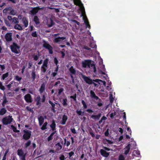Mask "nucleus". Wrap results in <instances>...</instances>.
Segmentation results:
<instances>
[{
	"instance_id": "nucleus-46",
	"label": "nucleus",
	"mask_w": 160,
	"mask_h": 160,
	"mask_svg": "<svg viewBox=\"0 0 160 160\" xmlns=\"http://www.w3.org/2000/svg\"><path fill=\"white\" fill-rule=\"evenodd\" d=\"M85 111L86 112H88V113L90 114H91L93 112V111L92 109H87Z\"/></svg>"
},
{
	"instance_id": "nucleus-7",
	"label": "nucleus",
	"mask_w": 160,
	"mask_h": 160,
	"mask_svg": "<svg viewBox=\"0 0 160 160\" xmlns=\"http://www.w3.org/2000/svg\"><path fill=\"white\" fill-rule=\"evenodd\" d=\"M24 99L25 101L27 103H31L32 101V99L31 95L29 94L25 95L24 96Z\"/></svg>"
},
{
	"instance_id": "nucleus-39",
	"label": "nucleus",
	"mask_w": 160,
	"mask_h": 160,
	"mask_svg": "<svg viewBox=\"0 0 160 160\" xmlns=\"http://www.w3.org/2000/svg\"><path fill=\"white\" fill-rule=\"evenodd\" d=\"M26 155V153H24L23 155L19 156L21 160H26L25 157Z\"/></svg>"
},
{
	"instance_id": "nucleus-45",
	"label": "nucleus",
	"mask_w": 160,
	"mask_h": 160,
	"mask_svg": "<svg viewBox=\"0 0 160 160\" xmlns=\"http://www.w3.org/2000/svg\"><path fill=\"white\" fill-rule=\"evenodd\" d=\"M31 35L33 37H37V34L36 31L33 32L32 33Z\"/></svg>"
},
{
	"instance_id": "nucleus-36",
	"label": "nucleus",
	"mask_w": 160,
	"mask_h": 160,
	"mask_svg": "<svg viewBox=\"0 0 160 160\" xmlns=\"http://www.w3.org/2000/svg\"><path fill=\"white\" fill-rule=\"evenodd\" d=\"M81 103L83 106V108L84 109H86L87 108V105L86 102L83 100L81 101Z\"/></svg>"
},
{
	"instance_id": "nucleus-16",
	"label": "nucleus",
	"mask_w": 160,
	"mask_h": 160,
	"mask_svg": "<svg viewBox=\"0 0 160 160\" xmlns=\"http://www.w3.org/2000/svg\"><path fill=\"white\" fill-rule=\"evenodd\" d=\"M83 19L84 21V22L85 24L86 28H90V26L89 24V22L88 21L87 18L86 17H84L83 18Z\"/></svg>"
},
{
	"instance_id": "nucleus-23",
	"label": "nucleus",
	"mask_w": 160,
	"mask_h": 160,
	"mask_svg": "<svg viewBox=\"0 0 160 160\" xmlns=\"http://www.w3.org/2000/svg\"><path fill=\"white\" fill-rule=\"evenodd\" d=\"M33 21L36 25L40 23L39 20L37 16H35L33 18Z\"/></svg>"
},
{
	"instance_id": "nucleus-21",
	"label": "nucleus",
	"mask_w": 160,
	"mask_h": 160,
	"mask_svg": "<svg viewBox=\"0 0 160 160\" xmlns=\"http://www.w3.org/2000/svg\"><path fill=\"white\" fill-rule=\"evenodd\" d=\"M7 110L6 108L4 107L1 108L0 109V115H3L5 114L7 112Z\"/></svg>"
},
{
	"instance_id": "nucleus-60",
	"label": "nucleus",
	"mask_w": 160,
	"mask_h": 160,
	"mask_svg": "<svg viewBox=\"0 0 160 160\" xmlns=\"http://www.w3.org/2000/svg\"><path fill=\"white\" fill-rule=\"evenodd\" d=\"M10 14L11 15H14L16 13L14 10L13 9H12L11 10Z\"/></svg>"
},
{
	"instance_id": "nucleus-19",
	"label": "nucleus",
	"mask_w": 160,
	"mask_h": 160,
	"mask_svg": "<svg viewBox=\"0 0 160 160\" xmlns=\"http://www.w3.org/2000/svg\"><path fill=\"white\" fill-rule=\"evenodd\" d=\"M39 124L40 126H41L44 122V119L42 116H40L38 118Z\"/></svg>"
},
{
	"instance_id": "nucleus-30",
	"label": "nucleus",
	"mask_w": 160,
	"mask_h": 160,
	"mask_svg": "<svg viewBox=\"0 0 160 160\" xmlns=\"http://www.w3.org/2000/svg\"><path fill=\"white\" fill-rule=\"evenodd\" d=\"M31 75L32 76V80L34 81L36 77V74H35V72L34 70H33L32 71Z\"/></svg>"
},
{
	"instance_id": "nucleus-56",
	"label": "nucleus",
	"mask_w": 160,
	"mask_h": 160,
	"mask_svg": "<svg viewBox=\"0 0 160 160\" xmlns=\"http://www.w3.org/2000/svg\"><path fill=\"white\" fill-rule=\"evenodd\" d=\"M93 80V81H94V82H98V83L99 84H100V82H103V81H102V80H100V79H95V80Z\"/></svg>"
},
{
	"instance_id": "nucleus-2",
	"label": "nucleus",
	"mask_w": 160,
	"mask_h": 160,
	"mask_svg": "<svg viewBox=\"0 0 160 160\" xmlns=\"http://www.w3.org/2000/svg\"><path fill=\"white\" fill-rule=\"evenodd\" d=\"M10 48L12 52L15 53L19 54L20 52V47L15 42H12V44L10 46Z\"/></svg>"
},
{
	"instance_id": "nucleus-31",
	"label": "nucleus",
	"mask_w": 160,
	"mask_h": 160,
	"mask_svg": "<svg viewBox=\"0 0 160 160\" xmlns=\"http://www.w3.org/2000/svg\"><path fill=\"white\" fill-rule=\"evenodd\" d=\"M14 28L19 30H22V27L18 24H16L14 27Z\"/></svg>"
},
{
	"instance_id": "nucleus-50",
	"label": "nucleus",
	"mask_w": 160,
	"mask_h": 160,
	"mask_svg": "<svg viewBox=\"0 0 160 160\" xmlns=\"http://www.w3.org/2000/svg\"><path fill=\"white\" fill-rule=\"evenodd\" d=\"M47 126L46 125L43 124L42 126L41 127V129L42 130H45L47 129Z\"/></svg>"
},
{
	"instance_id": "nucleus-51",
	"label": "nucleus",
	"mask_w": 160,
	"mask_h": 160,
	"mask_svg": "<svg viewBox=\"0 0 160 160\" xmlns=\"http://www.w3.org/2000/svg\"><path fill=\"white\" fill-rule=\"evenodd\" d=\"M70 130L72 133L74 134H76L77 133L76 130L74 128H71L70 129Z\"/></svg>"
},
{
	"instance_id": "nucleus-13",
	"label": "nucleus",
	"mask_w": 160,
	"mask_h": 160,
	"mask_svg": "<svg viewBox=\"0 0 160 160\" xmlns=\"http://www.w3.org/2000/svg\"><path fill=\"white\" fill-rule=\"evenodd\" d=\"M67 119V116L65 114L63 115L62 117V120L60 122V123L62 125H65Z\"/></svg>"
},
{
	"instance_id": "nucleus-49",
	"label": "nucleus",
	"mask_w": 160,
	"mask_h": 160,
	"mask_svg": "<svg viewBox=\"0 0 160 160\" xmlns=\"http://www.w3.org/2000/svg\"><path fill=\"white\" fill-rule=\"evenodd\" d=\"M11 9L12 8L10 7L6 8L3 10V12L4 13V11H6V12H7L8 11H11Z\"/></svg>"
},
{
	"instance_id": "nucleus-15",
	"label": "nucleus",
	"mask_w": 160,
	"mask_h": 160,
	"mask_svg": "<svg viewBox=\"0 0 160 160\" xmlns=\"http://www.w3.org/2000/svg\"><path fill=\"white\" fill-rule=\"evenodd\" d=\"M45 83H42L39 89V91L40 94L42 93L45 90Z\"/></svg>"
},
{
	"instance_id": "nucleus-17",
	"label": "nucleus",
	"mask_w": 160,
	"mask_h": 160,
	"mask_svg": "<svg viewBox=\"0 0 160 160\" xmlns=\"http://www.w3.org/2000/svg\"><path fill=\"white\" fill-rule=\"evenodd\" d=\"M39 9L38 7L34 8L30 12L32 14L34 15L38 12Z\"/></svg>"
},
{
	"instance_id": "nucleus-12",
	"label": "nucleus",
	"mask_w": 160,
	"mask_h": 160,
	"mask_svg": "<svg viewBox=\"0 0 160 160\" xmlns=\"http://www.w3.org/2000/svg\"><path fill=\"white\" fill-rule=\"evenodd\" d=\"M66 39L65 37H59L55 38L53 40V42L55 43H58L61 42L62 41Z\"/></svg>"
},
{
	"instance_id": "nucleus-55",
	"label": "nucleus",
	"mask_w": 160,
	"mask_h": 160,
	"mask_svg": "<svg viewBox=\"0 0 160 160\" xmlns=\"http://www.w3.org/2000/svg\"><path fill=\"white\" fill-rule=\"evenodd\" d=\"M64 89L63 88H61L58 89V95H60L61 94V93L63 91Z\"/></svg>"
},
{
	"instance_id": "nucleus-53",
	"label": "nucleus",
	"mask_w": 160,
	"mask_h": 160,
	"mask_svg": "<svg viewBox=\"0 0 160 160\" xmlns=\"http://www.w3.org/2000/svg\"><path fill=\"white\" fill-rule=\"evenodd\" d=\"M116 115V112H114V113H112L110 114V117L111 118H113L114 116Z\"/></svg>"
},
{
	"instance_id": "nucleus-8",
	"label": "nucleus",
	"mask_w": 160,
	"mask_h": 160,
	"mask_svg": "<svg viewBox=\"0 0 160 160\" xmlns=\"http://www.w3.org/2000/svg\"><path fill=\"white\" fill-rule=\"evenodd\" d=\"M12 33L11 32H8L5 36V38L6 41L8 42H10L12 40Z\"/></svg>"
},
{
	"instance_id": "nucleus-59",
	"label": "nucleus",
	"mask_w": 160,
	"mask_h": 160,
	"mask_svg": "<svg viewBox=\"0 0 160 160\" xmlns=\"http://www.w3.org/2000/svg\"><path fill=\"white\" fill-rule=\"evenodd\" d=\"M42 98L41 102H44L45 101V98H46L45 95H42Z\"/></svg>"
},
{
	"instance_id": "nucleus-18",
	"label": "nucleus",
	"mask_w": 160,
	"mask_h": 160,
	"mask_svg": "<svg viewBox=\"0 0 160 160\" xmlns=\"http://www.w3.org/2000/svg\"><path fill=\"white\" fill-rule=\"evenodd\" d=\"M48 102L52 106L51 109V111L53 112H56V111L55 110V104L50 100H49Z\"/></svg>"
},
{
	"instance_id": "nucleus-63",
	"label": "nucleus",
	"mask_w": 160,
	"mask_h": 160,
	"mask_svg": "<svg viewBox=\"0 0 160 160\" xmlns=\"http://www.w3.org/2000/svg\"><path fill=\"white\" fill-rule=\"evenodd\" d=\"M109 131H108V129H107V130L104 133L105 135L106 136H108L109 135Z\"/></svg>"
},
{
	"instance_id": "nucleus-37",
	"label": "nucleus",
	"mask_w": 160,
	"mask_h": 160,
	"mask_svg": "<svg viewBox=\"0 0 160 160\" xmlns=\"http://www.w3.org/2000/svg\"><path fill=\"white\" fill-rule=\"evenodd\" d=\"M47 67H45V66L42 65L41 68V71L43 72V73L46 72L47 70Z\"/></svg>"
},
{
	"instance_id": "nucleus-32",
	"label": "nucleus",
	"mask_w": 160,
	"mask_h": 160,
	"mask_svg": "<svg viewBox=\"0 0 160 160\" xmlns=\"http://www.w3.org/2000/svg\"><path fill=\"white\" fill-rule=\"evenodd\" d=\"M11 128L13 130V131L15 132H19L20 131L17 129V128L13 125L11 126Z\"/></svg>"
},
{
	"instance_id": "nucleus-20",
	"label": "nucleus",
	"mask_w": 160,
	"mask_h": 160,
	"mask_svg": "<svg viewBox=\"0 0 160 160\" xmlns=\"http://www.w3.org/2000/svg\"><path fill=\"white\" fill-rule=\"evenodd\" d=\"M90 96L91 98H94L96 100H98V99H99V98L96 95L95 92L92 90H91L90 91Z\"/></svg>"
},
{
	"instance_id": "nucleus-41",
	"label": "nucleus",
	"mask_w": 160,
	"mask_h": 160,
	"mask_svg": "<svg viewBox=\"0 0 160 160\" xmlns=\"http://www.w3.org/2000/svg\"><path fill=\"white\" fill-rule=\"evenodd\" d=\"M39 56L40 55L39 54H38V55H34L32 56L33 59L36 61L38 59Z\"/></svg>"
},
{
	"instance_id": "nucleus-64",
	"label": "nucleus",
	"mask_w": 160,
	"mask_h": 160,
	"mask_svg": "<svg viewBox=\"0 0 160 160\" xmlns=\"http://www.w3.org/2000/svg\"><path fill=\"white\" fill-rule=\"evenodd\" d=\"M12 84V82H11L10 84L7 85V87L8 88V90H9L10 89V88H11V87H12L11 85Z\"/></svg>"
},
{
	"instance_id": "nucleus-61",
	"label": "nucleus",
	"mask_w": 160,
	"mask_h": 160,
	"mask_svg": "<svg viewBox=\"0 0 160 160\" xmlns=\"http://www.w3.org/2000/svg\"><path fill=\"white\" fill-rule=\"evenodd\" d=\"M0 89L3 91H4L5 89L4 86L2 85V84L0 85Z\"/></svg>"
},
{
	"instance_id": "nucleus-3",
	"label": "nucleus",
	"mask_w": 160,
	"mask_h": 160,
	"mask_svg": "<svg viewBox=\"0 0 160 160\" xmlns=\"http://www.w3.org/2000/svg\"><path fill=\"white\" fill-rule=\"evenodd\" d=\"M13 120L12 116L9 115L3 118L2 122L3 125H6L10 124Z\"/></svg>"
},
{
	"instance_id": "nucleus-5",
	"label": "nucleus",
	"mask_w": 160,
	"mask_h": 160,
	"mask_svg": "<svg viewBox=\"0 0 160 160\" xmlns=\"http://www.w3.org/2000/svg\"><path fill=\"white\" fill-rule=\"evenodd\" d=\"M43 47L48 50L49 54H52L53 53V52L52 47L51 45L45 41H43Z\"/></svg>"
},
{
	"instance_id": "nucleus-62",
	"label": "nucleus",
	"mask_w": 160,
	"mask_h": 160,
	"mask_svg": "<svg viewBox=\"0 0 160 160\" xmlns=\"http://www.w3.org/2000/svg\"><path fill=\"white\" fill-rule=\"evenodd\" d=\"M26 109L27 110L31 112H33V110L30 108L28 106H27L26 107Z\"/></svg>"
},
{
	"instance_id": "nucleus-22",
	"label": "nucleus",
	"mask_w": 160,
	"mask_h": 160,
	"mask_svg": "<svg viewBox=\"0 0 160 160\" xmlns=\"http://www.w3.org/2000/svg\"><path fill=\"white\" fill-rule=\"evenodd\" d=\"M40 99L41 98L39 95H38L35 99V101L36 102V105H38L41 104Z\"/></svg>"
},
{
	"instance_id": "nucleus-47",
	"label": "nucleus",
	"mask_w": 160,
	"mask_h": 160,
	"mask_svg": "<svg viewBox=\"0 0 160 160\" xmlns=\"http://www.w3.org/2000/svg\"><path fill=\"white\" fill-rule=\"evenodd\" d=\"M74 152L72 151L70 152H69L68 153L69 158H70L72 156L74 155Z\"/></svg>"
},
{
	"instance_id": "nucleus-27",
	"label": "nucleus",
	"mask_w": 160,
	"mask_h": 160,
	"mask_svg": "<svg viewBox=\"0 0 160 160\" xmlns=\"http://www.w3.org/2000/svg\"><path fill=\"white\" fill-rule=\"evenodd\" d=\"M68 99L67 98L63 99L62 102V105L64 106H66L68 105L67 103Z\"/></svg>"
},
{
	"instance_id": "nucleus-11",
	"label": "nucleus",
	"mask_w": 160,
	"mask_h": 160,
	"mask_svg": "<svg viewBox=\"0 0 160 160\" xmlns=\"http://www.w3.org/2000/svg\"><path fill=\"white\" fill-rule=\"evenodd\" d=\"M100 152L101 155L104 157L107 158L109 155V152H107L103 149H101L100 150Z\"/></svg>"
},
{
	"instance_id": "nucleus-24",
	"label": "nucleus",
	"mask_w": 160,
	"mask_h": 160,
	"mask_svg": "<svg viewBox=\"0 0 160 160\" xmlns=\"http://www.w3.org/2000/svg\"><path fill=\"white\" fill-rule=\"evenodd\" d=\"M22 21L25 27H27L28 25V21L26 18H22Z\"/></svg>"
},
{
	"instance_id": "nucleus-14",
	"label": "nucleus",
	"mask_w": 160,
	"mask_h": 160,
	"mask_svg": "<svg viewBox=\"0 0 160 160\" xmlns=\"http://www.w3.org/2000/svg\"><path fill=\"white\" fill-rule=\"evenodd\" d=\"M101 116V113H99L97 115H92L91 116L90 118H92L93 120H98L99 119Z\"/></svg>"
},
{
	"instance_id": "nucleus-33",
	"label": "nucleus",
	"mask_w": 160,
	"mask_h": 160,
	"mask_svg": "<svg viewBox=\"0 0 160 160\" xmlns=\"http://www.w3.org/2000/svg\"><path fill=\"white\" fill-rule=\"evenodd\" d=\"M9 76V73L7 72L3 74L2 77L1 79L2 80H4L6 78H7Z\"/></svg>"
},
{
	"instance_id": "nucleus-28",
	"label": "nucleus",
	"mask_w": 160,
	"mask_h": 160,
	"mask_svg": "<svg viewBox=\"0 0 160 160\" xmlns=\"http://www.w3.org/2000/svg\"><path fill=\"white\" fill-rule=\"evenodd\" d=\"M17 154L19 156H21L24 154L22 149H18L17 150Z\"/></svg>"
},
{
	"instance_id": "nucleus-52",
	"label": "nucleus",
	"mask_w": 160,
	"mask_h": 160,
	"mask_svg": "<svg viewBox=\"0 0 160 160\" xmlns=\"http://www.w3.org/2000/svg\"><path fill=\"white\" fill-rule=\"evenodd\" d=\"M0 68L2 71H3L5 69V67L4 65L0 64Z\"/></svg>"
},
{
	"instance_id": "nucleus-34",
	"label": "nucleus",
	"mask_w": 160,
	"mask_h": 160,
	"mask_svg": "<svg viewBox=\"0 0 160 160\" xmlns=\"http://www.w3.org/2000/svg\"><path fill=\"white\" fill-rule=\"evenodd\" d=\"M3 98L4 100L2 102V105L3 107H4L5 106V105L6 104V103L8 102V101L7 100L5 96H4Z\"/></svg>"
},
{
	"instance_id": "nucleus-58",
	"label": "nucleus",
	"mask_w": 160,
	"mask_h": 160,
	"mask_svg": "<svg viewBox=\"0 0 160 160\" xmlns=\"http://www.w3.org/2000/svg\"><path fill=\"white\" fill-rule=\"evenodd\" d=\"M59 158L60 160H64L65 159V158L63 155L62 154L61 155Z\"/></svg>"
},
{
	"instance_id": "nucleus-42",
	"label": "nucleus",
	"mask_w": 160,
	"mask_h": 160,
	"mask_svg": "<svg viewBox=\"0 0 160 160\" xmlns=\"http://www.w3.org/2000/svg\"><path fill=\"white\" fill-rule=\"evenodd\" d=\"M89 46L92 48H97V45L94 43H91L90 44Z\"/></svg>"
},
{
	"instance_id": "nucleus-29",
	"label": "nucleus",
	"mask_w": 160,
	"mask_h": 160,
	"mask_svg": "<svg viewBox=\"0 0 160 160\" xmlns=\"http://www.w3.org/2000/svg\"><path fill=\"white\" fill-rule=\"evenodd\" d=\"M49 61V59L48 58H46L44 60L43 64L42 65L45 67H48V64Z\"/></svg>"
},
{
	"instance_id": "nucleus-35",
	"label": "nucleus",
	"mask_w": 160,
	"mask_h": 160,
	"mask_svg": "<svg viewBox=\"0 0 160 160\" xmlns=\"http://www.w3.org/2000/svg\"><path fill=\"white\" fill-rule=\"evenodd\" d=\"M22 79V78L21 77H20L18 75H16L15 76V79L17 81H19V84L21 83V82H21Z\"/></svg>"
},
{
	"instance_id": "nucleus-54",
	"label": "nucleus",
	"mask_w": 160,
	"mask_h": 160,
	"mask_svg": "<svg viewBox=\"0 0 160 160\" xmlns=\"http://www.w3.org/2000/svg\"><path fill=\"white\" fill-rule=\"evenodd\" d=\"M54 61L56 66H58V61L57 59L56 58H54Z\"/></svg>"
},
{
	"instance_id": "nucleus-40",
	"label": "nucleus",
	"mask_w": 160,
	"mask_h": 160,
	"mask_svg": "<svg viewBox=\"0 0 160 160\" xmlns=\"http://www.w3.org/2000/svg\"><path fill=\"white\" fill-rule=\"evenodd\" d=\"M70 98H72L73 99V100L74 101H77V94L76 93H75L74 94L73 96H70Z\"/></svg>"
},
{
	"instance_id": "nucleus-6",
	"label": "nucleus",
	"mask_w": 160,
	"mask_h": 160,
	"mask_svg": "<svg viewBox=\"0 0 160 160\" xmlns=\"http://www.w3.org/2000/svg\"><path fill=\"white\" fill-rule=\"evenodd\" d=\"M24 133L23 135V138L25 140H28L30 138L32 132L31 131L24 130L23 131Z\"/></svg>"
},
{
	"instance_id": "nucleus-43",
	"label": "nucleus",
	"mask_w": 160,
	"mask_h": 160,
	"mask_svg": "<svg viewBox=\"0 0 160 160\" xmlns=\"http://www.w3.org/2000/svg\"><path fill=\"white\" fill-rule=\"evenodd\" d=\"M12 22L14 23H18V19L17 18L14 17L12 19Z\"/></svg>"
},
{
	"instance_id": "nucleus-9",
	"label": "nucleus",
	"mask_w": 160,
	"mask_h": 160,
	"mask_svg": "<svg viewBox=\"0 0 160 160\" xmlns=\"http://www.w3.org/2000/svg\"><path fill=\"white\" fill-rule=\"evenodd\" d=\"M82 66L84 68H86L87 66L90 67L91 64V61L90 60H85L82 62Z\"/></svg>"
},
{
	"instance_id": "nucleus-4",
	"label": "nucleus",
	"mask_w": 160,
	"mask_h": 160,
	"mask_svg": "<svg viewBox=\"0 0 160 160\" xmlns=\"http://www.w3.org/2000/svg\"><path fill=\"white\" fill-rule=\"evenodd\" d=\"M69 71L70 72V75L72 79V82H74V75L76 76V71L74 67L72 66L69 69Z\"/></svg>"
},
{
	"instance_id": "nucleus-10",
	"label": "nucleus",
	"mask_w": 160,
	"mask_h": 160,
	"mask_svg": "<svg viewBox=\"0 0 160 160\" xmlns=\"http://www.w3.org/2000/svg\"><path fill=\"white\" fill-rule=\"evenodd\" d=\"M82 78L83 79L84 81L87 83L89 84H91L93 83L92 79L90 78H89L84 75L82 76Z\"/></svg>"
},
{
	"instance_id": "nucleus-48",
	"label": "nucleus",
	"mask_w": 160,
	"mask_h": 160,
	"mask_svg": "<svg viewBox=\"0 0 160 160\" xmlns=\"http://www.w3.org/2000/svg\"><path fill=\"white\" fill-rule=\"evenodd\" d=\"M54 23L52 20V19H50V24L48 25V26L49 27H52L54 24Z\"/></svg>"
},
{
	"instance_id": "nucleus-44",
	"label": "nucleus",
	"mask_w": 160,
	"mask_h": 160,
	"mask_svg": "<svg viewBox=\"0 0 160 160\" xmlns=\"http://www.w3.org/2000/svg\"><path fill=\"white\" fill-rule=\"evenodd\" d=\"M76 113L78 116H81L82 115V113H83L84 112H82L81 110H77L76 111Z\"/></svg>"
},
{
	"instance_id": "nucleus-1",
	"label": "nucleus",
	"mask_w": 160,
	"mask_h": 160,
	"mask_svg": "<svg viewBox=\"0 0 160 160\" xmlns=\"http://www.w3.org/2000/svg\"><path fill=\"white\" fill-rule=\"evenodd\" d=\"M49 126L51 129L52 131H53L47 138V140L48 142L52 140L53 139V136L56 132V124L55 121L54 119L52 120L51 122V124L49 125Z\"/></svg>"
},
{
	"instance_id": "nucleus-26",
	"label": "nucleus",
	"mask_w": 160,
	"mask_h": 160,
	"mask_svg": "<svg viewBox=\"0 0 160 160\" xmlns=\"http://www.w3.org/2000/svg\"><path fill=\"white\" fill-rule=\"evenodd\" d=\"M126 150L125 151L124 154L127 155L129 152L130 150V145L128 144L125 148Z\"/></svg>"
},
{
	"instance_id": "nucleus-25",
	"label": "nucleus",
	"mask_w": 160,
	"mask_h": 160,
	"mask_svg": "<svg viewBox=\"0 0 160 160\" xmlns=\"http://www.w3.org/2000/svg\"><path fill=\"white\" fill-rule=\"evenodd\" d=\"M55 146L56 148V150L57 151H59L62 148V146L61 145L60 142H58L56 144Z\"/></svg>"
},
{
	"instance_id": "nucleus-57",
	"label": "nucleus",
	"mask_w": 160,
	"mask_h": 160,
	"mask_svg": "<svg viewBox=\"0 0 160 160\" xmlns=\"http://www.w3.org/2000/svg\"><path fill=\"white\" fill-rule=\"evenodd\" d=\"M125 158L124 156L122 155H120L119 157V160H124Z\"/></svg>"
},
{
	"instance_id": "nucleus-38",
	"label": "nucleus",
	"mask_w": 160,
	"mask_h": 160,
	"mask_svg": "<svg viewBox=\"0 0 160 160\" xmlns=\"http://www.w3.org/2000/svg\"><path fill=\"white\" fill-rule=\"evenodd\" d=\"M31 144V141L30 140H28L25 144V147L26 148H27Z\"/></svg>"
}]
</instances>
